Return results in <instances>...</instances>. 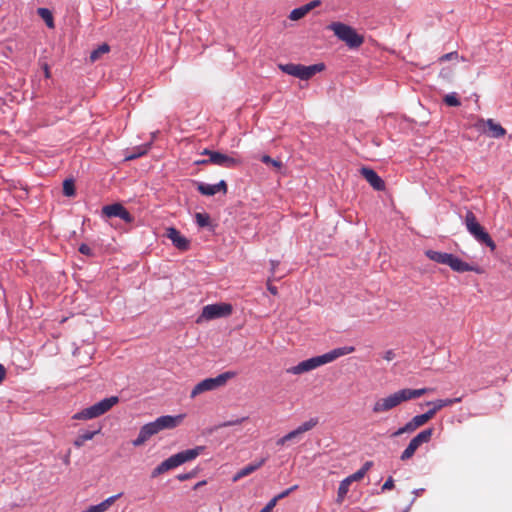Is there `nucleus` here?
<instances>
[{"instance_id": "nucleus-1", "label": "nucleus", "mask_w": 512, "mask_h": 512, "mask_svg": "<svg viewBox=\"0 0 512 512\" xmlns=\"http://www.w3.org/2000/svg\"><path fill=\"white\" fill-rule=\"evenodd\" d=\"M432 391L430 388H420V389H410V388H404L401 390H398L386 397L378 398L373 406H372V412L374 414H381L388 412L399 405H401L403 402L420 398L421 396L425 395L426 393Z\"/></svg>"}, {"instance_id": "nucleus-2", "label": "nucleus", "mask_w": 512, "mask_h": 512, "mask_svg": "<svg viewBox=\"0 0 512 512\" xmlns=\"http://www.w3.org/2000/svg\"><path fill=\"white\" fill-rule=\"evenodd\" d=\"M355 348L352 346L340 347L333 349L323 355L315 356L304 360L296 366L290 367L286 370L288 374L300 375L312 371L322 365L333 362L341 356L354 352Z\"/></svg>"}, {"instance_id": "nucleus-3", "label": "nucleus", "mask_w": 512, "mask_h": 512, "mask_svg": "<svg viewBox=\"0 0 512 512\" xmlns=\"http://www.w3.org/2000/svg\"><path fill=\"white\" fill-rule=\"evenodd\" d=\"M184 415H165L158 417L155 421L145 424L141 427L139 434L132 444L136 447L143 445L150 437L156 435L162 430L173 429L180 425L184 419Z\"/></svg>"}, {"instance_id": "nucleus-4", "label": "nucleus", "mask_w": 512, "mask_h": 512, "mask_svg": "<svg viewBox=\"0 0 512 512\" xmlns=\"http://www.w3.org/2000/svg\"><path fill=\"white\" fill-rule=\"evenodd\" d=\"M425 255L434 262L449 266L455 272L462 273L473 271L477 274L483 273V270L479 266L470 265L451 253L427 250L425 251Z\"/></svg>"}, {"instance_id": "nucleus-5", "label": "nucleus", "mask_w": 512, "mask_h": 512, "mask_svg": "<svg viewBox=\"0 0 512 512\" xmlns=\"http://www.w3.org/2000/svg\"><path fill=\"white\" fill-rule=\"evenodd\" d=\"M205 447L204 446H197L193 449H188L185 451H181L177 454H174L164 460L161 464H159L153 471L151 476L153 478L171 470L174 469L181 464L194 460L196 457H198L203 451Z\"/></svg>"}, {"instance_id": "nucleus-6", "label": "nucleus", "mask_w": 512, "mask_h": 512, "mask_svg": "<svg viewBox=\"0 0 512 512\" xmlns=\"http://www.w3.org/2000/svg\"><path fill=\"white\" fill-rule=\"evenodd\" d=\"M327 29L333 31L334 35L350 49L359 48L364 43L362 35L358 34L353 27L342 22H332Z\"/></svg>"}, {"instance_id": "nucleus-7", "label": "nucleus", "mask_w": 512, "mask_h": 512, "mask_svg": "<svg viewBox=\"0 0 512 512\" xmlns=\"http://www.w3.org/2000/svg\"><path fill=\"white\" fill-rule=\"evenodd\" d=\"M465 226L467 231L481 244H485L491 251L496 249V243L493 241L489 233L478 222L472 211H467L465 215Z\"/></svg>"}, {"instance_id": "nucleus-8", "label": "nucleus", "mask_w": 512, "mask_h": 512, "mask_svg": "<svg viewBox=\"0 0 512 512\" xmlns=\"http://www.w3.org/2000/svg\"><path fill=\"white\" fill-rule=\"evenodd\" d=\"M118 401L119 399L117 396L105 398L98 403L74 414L72 418L75 420H89L97 418L109 411L115 404L118 403Z\"/></svg>"}, {"instance_id": "nucleus-9", "label": "nucleus", "mask_w": 512, "mask_h": 512, "mask_svg": "<svg viewBox=\"0 0 512 512\" xmlns=\"http://www.w3.org/2000/svg\"><path fill=\"white\" fill-rule=\"evenodd\" d=\"M278 68L291 76L297 77L301 80H308L311 77H313L316 73L321 72L324 70L325 66L323 63L314 64L310 66H305L302 64H294V63H287V64H279Z\"/></svg>"}, {"instance_id": "nucleus-10", "label": "nucleus", "mask_w": 512, "mask_h": 512, "mask_svg": "<svg viewBox=\"0 0 512 512\" xmlns=\"http://www.w3.org/2000/svg\"><path fill=\"white\" fill-rule=\"evenodd\" d=\"M235 373L233 372H225L220 375H218L215 378H206L202 381H200L198 384H196L191 391V398H195L196 396L207 392L215 390L221 386H224L226 382L234 377Z\"/></svg>"}, {"instance_id": "nucleus-11", "label": "nucleus", "mask_w": 512, "mask_h": 512, "mask_svg": "<svg viewBox=\"0 0 512 512\" xmlns=\"http://www.w3.org/2000/svg\"><path fill=\"white\" fill-rule=\"evenodd\" d=\"M434 429L428 428L420 433H418L414 438H412L408 444V446L405 448V450L402 452L400 459L402 461H407L410 458L413 457L416 450L424 443H428L433 435Z\"/></svg>"}, {"instance_id": "nucleus-12", "label": "nucleus", "mask_w": 512, "mask_h": 512, "mask_svg": "<svg viewBox=\"0 0 512 512\" xmlns=\"http://www.w3.org/2000/svg\"><path fill=\"white\" fill-rule=\"evenodd\" d=\"M232 313V306L226 303L206 305L202 309L201 315L197 319V323L203 320H212L220 317L229 316Z\"/></svg>"}, {"instance_id": "nucleus-13", "label": "nucleus", "mask_w": 512, "mask_h": 512, "mask_svg": "<svg viewBox=\"0 0 512 512\" xmlns=\"http://www.w3.org/2000/svg\"><path fill=\"white\" fill-rule=\"evenodd\" d=\"M202 154L207 155L208 162H211L213 165H218L225 168H235L242 164V161L239 157L226 155L218 151L205 149Z\"/></svg>"}, {"instance_id": "nucleus-14", "label": "nucleus", "mask_w": 512, "mask_h": 512, "mask_svg": "<svg viewBox=\"0 0 512 512\" xmlns=\"http://www.w3.org/2000/svg\"><path fill=\"white\" fill-rule=\"evenodd\" d=\"M475 128L492 138H502L506 135V130L493 119H479L475 123Z\"/></svg>"}, {"instance_id": "nucleus-15", "label": "nucleus", "mask_w": 512, "mask_h": 512, "mask_svg": "<svg viewBox=\"0 0 512 512\" xmlns=\"http://www.w3.org/2000/svg\"><path fill=\"white\" fill-rule=\"evenodd\" d=\"M433 419L432 412L426 411L424 414L414 416L409 422H407L403 427H400L398 430L392 433L391 437H398L405 433H412L418 428L425 425Z\"/></svg>"}, {"instance_id": "nucleus-16", "label": "nucleus", "mask_w": 512, "mask_h": 512, "mask_svg": "<svg viewBox=\"0 0 512 512\" xmlns=\"http://www.w3.org/2000/svg\"><path fill=\"white\" fill-rule=\"evenodd\" d=\"M102 214L109 218L118 217L127 223L133 221V217L129 211L120 203L104 206L102 208Z\"/></svg>"}, {"instance_id": "nucleus-17", "label": "nucleus", "mask_w": 512, "mask_h": 512, "mask_svg": "<svg viewBox=\"0 0 512 512\" xmlns=\"http://www.w3.org/2000/svg\"><path fill=\"white\" fill-rule=\"evenodd\" d=\"M166 236L172 241L173 245L177 249L181 251H187L189 249L190 241L186 237H184L176 228H167Z\"/></svg>"}, {"instance_id": "nucleus-18", "label": "nucleus", "mask_w": 512, "mask_h": 512, "mask_svg": "<svg viewBox=\"0 0 512 512\" xmlns=\"http://www.w3.org/2000/svg\"><path fill=\"white\" fill-rule=\"evenodd\" d=\"M360 174L375 190L383 191L385 189V182L373 169L362 167L360 169Z\"/></svg>"}, {"instance_id": "nucleus-19", "label": "nucleus", "mask_w": 512, "mask_h": 512, "mask_svg": "<svg viewBox=\"0 0 512 512\" xmlns=\"http://www.w3.org/2000/svg\"><path fill=\"white\" fill-rule=\"evenodd\" d=\"M197 190L205 196H213L218 192L222 191L224 194L227 193V184L224 180H221L217 184H206V183H198Z\"/></svg>"}, {"instance_id": "nucleus-20", "label": "nucleus", "mask_w": 512, "mask_h": 512, "mask_svg": "<svg viewBox=\"0 0 512 512\" xmlns=\"http://www.w3.org/2000/svg\"><path fill=\"white\" fill-rule=\"evenodd\" d=\"M317 424H318V420L315 419V418H311L310 420L302 423L295 430L287 433L286 434V439H288V441L298 440L302 434H304L305 432L310 431Z\"/></svg>"}, {"instance_id": "nucleus-21", "label": "nucleus", "mask_w": 512, "mask_h": 512, "mask_svg": "<svg viewBox=\"0 0 512 512\" xmlns=\"http://www.w3.org/2000/svg\"><path fill=\"white\" fill-rule=\"evenodd\" d=\"M320 5L319 0L311 1L299 8L293 9L289 15V18L293 21L300 20L303 18L308 12H310L312 9Z\"/></svg>"}, {"instance_id": "nucleus-22", "label": "nucleus", "mask_w": 512, "mask_h": 512, "mask_svg": "<svg viewBox=\"0 0 512 512\" xmlns=\"http://www.w3.org/2000/svg\"><path fill=\"white\" fill-rule=\"evenodd\" d=\"M461 398H453V399H438L435 401H429L426 404L428 406H431V408L428 410L429 412H432L433 418L435 417L436 413L441 410L444 407L452 406L455 403L461 402Z\"/></svg>"}, {"instance_id": "nucleus-23", "label": "nucleus", "mask_w": 512, "mask_h": 512, "mask_svg": "<svg viewBox=\"0 0 512 512\" xmlns=\"http://www.w3.org/2000/svg\"><path fill=\"white\" fill-rule=\"evenodd\" d=\"M121 495L122 494L119 493L117 495L108 497L101 503L97 505H92L82 512H106L116 502V500L121 497Z\"/></svg>"}, {"instance_id": "nucleus-24", "label": "nucleus", "mask_w": 512, "mask_h": 512, "mask_svg": "<svg viewBox=\"0 0 512 512\" xmlns=\"http://www.w3.org/2000/svg\"><path fill=\"white\" fill-rule=\"evenodd\" d=\"M265 461H266V459L263 458V459L259 460L258 462L251 463V464L243 467L234 475L233 481L236 482V481L240 480L241 478L250 475L257 469H259L262 465H264Z\"/></svg>"}, {"instance_id": "nucleus-25", "label": "nucleus", "mask_w": 512, "mask_h": 512, "mask_svg": "<svg viewBox=\"0 0 512 512\" xmlns=\"http://www.w3.org/2000/svg\"><path fill=\"white\" fill-rule=\"evenodd\" d=\"M100 431L101 428H98L94 431H84L83 433H80L73 442L74 446L77 448L82 447L86 441L92 440L95 435L100 433Z\"/></svg>"}, {"instance_id": "nucleus-26", "label": "nucleus", "mask_w": 512, "mask_h": 512, "mask_svg": "<svg viewBox=\"0 0 512 512\" xmlns=\"http://www.w3.org/2000/svg\"><path fill=\"white\" fill-rule=\"evenodd\" d=\"M351 484L352 482L348 477H346L340 482L337 492V503L341 504L344 501Z\"/></svg>"}, {"instance_id": "nucleus-27", "label": "nucleus", "mask_w": 512, "mask_h": 512, "mask_svg": "<svg viewBox=\"0 0 512 512\" xmlns=\"http://www.w3.org/2000/svg\"><path fill=\"white\" fill-rule=\"evenodd\" d=\"M110 51V47L108 44L103 43L97 49L93 50L90 54V61L95 62L99 60L104 54Z\"/></svg>"}, {"instance_id": "nucleus-28", "label": "nucleus", "mask_w": 512, "mask_h": 512, "mask_svg": "<svg viewBox=\"0 0 512 512\" xmlns=\"http://www.w3.org/2000/svg\"><path fill=\"white\" fill-rule=\"evenodd\" d=\"M148 149H149V145L139 146V147L135 148V152L134 153L126 154L125 155V160L126 161H130V160L136 159V158L146 154Z\"/></svg>"}, {"instance_id": "nucleus-29", "label": "nucleus", "mask_w": 512, "mask_h": 512, "mask_svg": "<svg viewBox=\"0 0 512 512\" xmlns=\"http://www.w3.org/2000/svg\"><path fill=\"white\" fill-rule=\"evenodd\" d=\"M38 14L43 18V20L46 22L48 27H50V28L54 27L53 16L48 9L39 8Z\"/></svg>"}, {"instance_id": "nucleus-30", "label": "nucleus", "mask_w": 512, "mask_h": 512, "mask_svg": "<svg viewBox=\"0 0 512 512\" xmlns=\"http://www.w3.org/2000/svg\"><path fill=\"white\" fill-rule=\"evenodd\" d=\"M63 194L68 197L75 195V185L72 179H66L63 182Z\"/></svg>"}, {"instance_id": "nucleus-31", "label": "nucleus", "mask_w": 512, "mask_h": 512, "mask_svg": "<svg viewBox=\"0 0 512 512\" xmlns=\"http://www.w3.org/2000/svg\"><path fill=\"white\" fill-rule=\"evenodd\" d=\"M195 220L199 227H206L210 224V216L207 213H196Z\"/></svg>"}, {"instance_id": "nucleus-32", "label": "nucleus", "mask_w": 512, "mask_h": 512, "mask_svg": "<svg viewBox=\"0 0 512 512\" xmlns=\"http://www.w3.org/2000/svg\"><path fill=\"white\" fill-rule=\"evenodd\" d=\"M444 102L448 106H453V107L460 106V104H461L455 93L445 95Z\"/></svg>"}, {"instance_id": "nucleus-33", "label": "nucleus", "mask_w": 512, "mask_h": 512, "mask_svg": "<svg viewBox=\"0 0 512 512\" xmlns=\"http://www.w3.org/2000/svg\"><path fill=\"white\" fill-rule=\"evenodd\" d=\"M247 419H248L247 417H242V418H238V419H235V420H229V421H226V422H223V423H220L219 425H217L216 429L224 428V427H229V426L240 425L244 421H246Z\"/></svg>"}, {"instance_id": "nucleus-34", "label": "nucleus", "mask_w": 512, "mask_h": 512, "mask_svg": "<svg viewBox=\"0 0 512 512\" xmlns=\"http://www.w3.org/2000/svg\"><path fill=\"white\" fill-rule=\"evenodd\" d=\"M261 161L265 164H269V165H272L274 168L276 169H280L282 167V162L280 160H276V159H272L270 156L268 155H264L262 158H261Z\"/></svg>"}, {"instance_id": "nucleus-35", "label": "nucleus", "mask_w": 512, "mask_h": 512, "mask_svg": "<svg viewBox=\"0 0 512 512\" xmlns=\"http://www.w3.org/2000/svg\"><path fill=\"white\" fill-rule=\"evenodd\" d=\"M366 475V473H364L363 470H361V468L356 471L355 473H353L352 475L348 476V478L350 479V481L353 483L355 481H360L364 478V476Z\"/></svg>"}, {"instance_id": "nucleus-36", "label": "nucleus", "mask_w": 512, "mask_h": 512, "mask_svg": "<svg viewBox=\"0 0 512 512\" xmlns=\"http://www.w3.org/2000/svg\"><path fill=\"white\" fill-rule=\"evenodd\" d=\"M278 501L279 499H276L275 496L266 504V506L263 509H261L260 512H272L273 508L276 506Z\"/></svg>"}, {"instance_id": "nucleus-37", "label": "nucleus", "mask_w": 512, "mask_h": 512, "mask_svg": "<svg viewBox=\"0 0 512 512\" xmlns=\"http://www.w3.org/2000/svg\"><path fill=\"white\" fill-rule=\"evenodd\" d=\"M278 501L279 499H276L275 496L266 504V506L263 509H261L260 512H272L273 508L276 506Z\"/></svg>"}, {"instance_id": "nucleus-38", "label": "nucleus", "mask_w": 512, "mask_h": 512, "mask_svg": "<svg viewBox=\"0 0 512 512\" xmlns=\"http://www.w3.org/2000/svg\"><path fill=\"white\" fill-rule=\"evenodd\" d=\"M297 488H298V485H294V486L284 490L280 494L276 495V499L280 500V499L287 497L292 491L296 490Z\"/></svg>"}, {"instance_id": "nucleus-39", "label": "nucleus", "mask_w": 512, "mask_h": 512, "mask_svg": "<svg viewBox=\"0 0 512 512\" xmlns=\"http://www.w3.org/2000/svg\"><path fill=\"white\" fill-rule=\"evenodd\" d=\"M79 252L87 256L93 255L92 249L87 244L80 245Z\"/></svg>"}, {"instance_id": "nucleus-40", "label": "nucleus", "mask_w": 512, "mask_h": 512, "mask_svg": "<svg viewBox=\"0 0 512 512\" xmlns=\"http://www.w3.org/2000/svg\"><path fill=\"white\" fill-rule=\"evenodd\" d=\"M394 488V480L392 477H389L385 483L383 484L382 486V490L385 491V490H391Z\"/></svg>"}, {"instance_id": "nucleus-41", "label": "nucleus", "mask_w": 512, "mask_h": 512, "mask_svg": "<svg viewBox=\"0 0 512 512\" xmlns=\"http://www.w3.org/2000/svg\"><path fill=\"white\" fill-rule=\"evenodd\" d=\"M454 57H457V52H450V53H447V54H444L441 58H440V61H449L451 59H453Z\"/></svg>"}, {"instance_id": "nucleus-42", "label": "nucleus", "mask_w": 512, "mask_h": 512, "mask_svg": "<svg viewBox=\"0 0 512 512\" xmlns=\"http://www.w3.org/2000/svg\"><path fill=\"white\" fill-rule=\"evenodd\" d=\"M267 289L269 290V292L273 295H277L278 293V290H277V287L276 286H273L270 282V280H268L267 282Z\"/></svg>"}, {"instance_id": "nucleus-43", "label": "nucleus", "mask_w": 512, "mask_h": 512, "mask_svg": "<svg viewBox=\"0 0 512 512\" xmlns=\"http://www.w3.org/2000/svg\"><path fill=\"white\" fill-rule=\"evenodd\" d=\"M394 357H395V353L392 350H388L384 354V359L387 360V361L393 360Z\"/></svg>"}, {"instance_id": "nucleus-44", "label": "nucleus", "mask_w": 512, "mask_h": 512, "mask_svg": "<svg viewBox=\"0 0 512 512\" xmlns=\"http://www.w3.org/2000/svg\"><path fill=\"white\" fill-rule=\"evenodd\" d=\"M372 465H373V462H372V461H367V462H365V463H364V465L361 467V470H363V471H364V473H367V472L370 470V468L372 467Z\"/></svg>"}, {"instance_id": "nucleus-45", "label": "nucleus", "mask_w": 512, "mask_h": 512, "mask_svg": "<svg viewBox=\"0 0 512 512\" xmlns=\"http://www.w3.org/2000/svg\"><path fill=\"white\" fill-rule=\"evenodd\" d=\"M287 442H288V439H286V435H284L283 437L279 438V439L276 441V444H277L278 446H284Z\"/></svg>"}, {"instance_id": "nucleus-46", "label": "nucleus", "mask_w": 512, "mask_h": 512, "mask_svg": "<svg viewBox=\"0 0 512 512\" xmlns=\"http://www.w3.org/2000/svg\"><path fill=\"white\" fill-rule=\"evenodd\" d=\"M5 375H6V369L2 364H0V383L4 380Z\"/></svg>"}, {"instance_id": "nucleus-47", "label": "nucleus", "mask_w": 512, "mask_h": 512, "mask_svg": "<svg viewBox=\"0 0 512 512\" xmlns=\"http://www.w3.org/2000/svg\"><path fill=\"white\" fill-rule=\"evenodd\" d=\"M177 478H178V480H180V481H185V480H187V479L191 478V474H189V473H186V474H179V475L177 476Z\"/></svg>"}, {"instance_id": "nucleus-48", "label": "nucleus", "mask_w": 512, "mask_h": 512, "mask_svg": "<svg viewBox=\"0 0 512 512\" xmlns=\"http://www.w3.org/2000/svg\"><path fill=\"white\" fill-rule=\"evenodd\" d=\"M278 264H279L278 261H274V260L271 261V266H272L271 267V272H272V274H275V270H276V267H277Z\"/></svg>"}, {"instance_id": "nucleus-49", "label": "nucleus", "mask_w": 512, "mask_h": 512, "mask_svg": "<svg viewBox=\"0 0 512 512\" xmlns=\"http://www.w3.org/2000/svg\"><path fill=\"white\" fill-rule=\"evenodd\" d=\"M44 75L46 78H49L51 75H50V69L48 67L47 64L44 65Z\"/></svg>"}, {"instance_id": "nucleus-50", "label": "nucleus", "mask_w": 512, "mask_h": 512, "mask_svg": "<svg viewBox=\"0 0 512 512\" xmlns=\"http://www.w3.org/2000/svg\"><path fill=\"white\" fill-rule=\"evenodd\" d=\"M196 164L207 165V164H211V162H208V159H204V160L196 161Z\"/></svg>"}, {"instance_id": "nucleus-51", "label": "nucleus", "mask_w": 512, "mask_h": 512, "mask_svg": "<svg viewBox=\"0 0 512 512\" xmlns=\"http://www.w3.org/2000/svg\"><path fill=\"white\" fill-rule=\"evenodd\" d=\"M205 484H206V481H200V482H198V483L194 486V489L196 490V489H198L199 487H201V486H203V485H205Z\"/></svg>"}]
</instances>
